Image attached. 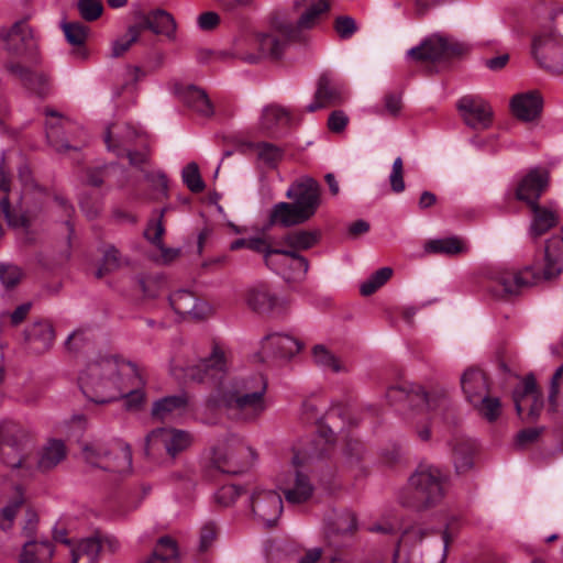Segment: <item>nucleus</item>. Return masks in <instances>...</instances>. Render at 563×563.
I'll use <instances>...</instances> for the list:
<instances>
[{
	"label": "nucleus",
	"instance_id": "obj_1",
	"mask_svg": "<svg viewBox=\"0 0 563 563\" xmlns=\"http://www.w3.org/2000/svg\"><path fill=\"white\" fill-rule=\"evenodd\" d=\"M563 273V228L547 240L544 264L526 265L520 269L495 268L488 273V291L496 298L508 299L543 282L556 279Z\"/></svg>",
	"mask_w": 563,
	"mask_h": 563
},
{
	"label": "nucleus",
	"instance_id": "obj_2",
	"mask_svg": "<svg viewBox=\"0 0 563 563\" xmlns=\"http://www.w3.org/2000/svg\"><path fill=\"white\" fill-rule=\"evenodd\" d=\"M136 377V366L117 355H99L91 360L79 376L85 397L99 405L120 399L128 386L125 379Z\"/></svg>",
	"mask_w": 563,
	"mask_h": 563
},
{
	"label": "nucleus",
	"instance_id": "obj_3",
	"mask_svg": "<svg viewBox=\"0 0 563 563\" xmlns=\"http://www.w3.org/2000/svg\"><path fill=\"white\" fill-rule=\"evenodd\" d=\"M267 382L261 374L235 380L218 391L214 402L245 421H254L267 409Z\"/></svg>",
	"mask_w": 563,
	"mask_h": 563
},
{
	"label": "nucleus",
	"instance_id": "obj_4",
	"mask_svg": "<svg viewBox=\"0 0 563 563\" xmlns=\"http://www.w3.org/2000/svg\"><path fill=\"white\" fill-rule=\"evenodd\" d=\"M292 202H278L269 212V224L289 228L311 219L320 206V186L311 177L295 180L286 191Z\"/></svg>",
	"mask_w": 563,
	"mask_h": 563
},
{
	"label": "nucleus",
	"instance_id": "obj_5",
	"mask_svg": "<svg viewBox=\"0 0 563 563\" xmlns=\"http://www.w3.org/2000/svg\"><path fill=\"white\" fill-rule=\"evenodd\" d=\"M19 177L24 184L22 203L25 205V210L16 216L10 209V179L4 170V157L2 155L0 159V211L3 213L9 227L22 229L25 233H29L32 225L36 222L41 209L37 205L31 206L30 203L33 198H42L46 195L31 181V172L27 166L20 167Z\"/></svg>",
	"mask_w": 563,
	"mask_h": 563
},
{
	"label": "nucleus",
	"instance_id": "obj_6",
	"mask_svg": "<svg viewBox=\"0 0 563 563\" xmlns=\"http://www.w3.org/2000/svg\"><path fill=\"white\" fill-rule=\"evenodd\" d=\"M461 387L466 401L488 422L496 421L501 413V402L490 395L486 374L478 367H468L461 376Z\"/></svg>",
	"mask_w": 563,
	"mask_h": 563
},
{
	"label": "nucleus",
	"instance_id": "obj_7",
	"mask_svg": "<svg viewBox=\"0 0 563 563\" xmlns=\"http://www.w3.org/2000/svg\"><path fill=\"white\" fill-rule=\"evenodd\" d=\"M532 55L554 73H563V12L556 13L532 38Z\"/></svg>",
	"mask_w": 563,
	"mask_h": 563
},
{
	"label": "nucleus",
	"instance_id": "obj_8",
	"mask_svg": "<svg viewBox=\"0 0 563 563\" xmlns=\"http://www.w3.org/2000/svg\"><path fill=\"white\" fill-rule=\"evenodd\" d=\"M446 476L435 466H420L410 477L413 495H404L401 503L410 508L422 510L438 503L444 496Z\"/></svg>",
	"mask_w": 563,
	"mask_h": 563
},
{
	"label": "nucleus",
	"instance_id": "obj_9",
	"mask_svg": "<svg viewBox=\"0 0 563 563\" xmlns=\"http://www.w3.org/2000/svg\"><path fill=\"white\" fill-rule=\"evenodd\" d=\"M84 459L91 466L118 474H126L132 470L131 448L122 440H113L107 446L100 443L86 445Z\"/></svg>",
	"mask_w": 563,
	"mask_h": 563
},
{
	"label": "nucleus",
	"instance_id": "obj_10",
	"mask_svg": "<svg viewBox=\"0 0 563 563\" xmlns=\"http://www.w3.org/2000/svg\"><path fill=\"white\" fill-rule=\"evenodd\" d=\"M271 33H257L258 38L252 40L258 53L246 55L249 63H257L263 58H278L286 44L296 38V30L291 20L284 14H276L271 20Z\"/></svg>",
	"mask_w": 563,
	"mask_h": 563
},
{
	"label": "nucleus",
	"instance_id": "obj_11",
	"mask_svg": "<svg viewBox=\"0 0 563 563\" xmlns=\"http://www.w3.org/2000/svg\"><path fill=\"white\" fill-rule=\"evenodd\" d=\"M3 446H9L16 452V456L4 457V462L12 468H30L29 453L33 448V435L30 429L23 424L3 419L0 421V455H3Z\"/></svg>",
	"mask_w": 563,
	"mask_h": 563
},
{
	"label": "nucleus",
	"instance_id": "obj_12",
	"mask_svg": "<svg viewBox=\"0 0 563 563\" xmlns=\"http://www.w3.org/2000/svg\"><path fill=\"white\" fill-rule=\"evenodd\" d=\"M194 443V435L181 429L161 427L152 430L145 438V454L150 457L159 456L163 453L170 459L188 450Z\"/></svg>",
	"mask_w": 563,
	"mask_h": 563
},
{
	"label": "nucleus",
	"instance_id": "obj_13",
	"mask_svg": "<svg viewBox=\"0 0 563 563\" xmlns=\"http://www.w3.org/2000/svg\"><path fill=\"white\" fill-rule=\"evenodd\" d=\"M0 38L4 51L11 56L8 62L37 63L34 34L25 21H19L10 29L1 30Z\"/></svg>",
	"mask_w": 563,
	"mask_h": 563
},
{
	"label": "nucleus",
	"instance_id": "obj_14",
	"mask_svg": "<svg viewBox=\"0 0 563 563\" xmlns=\"http://www.w3.org/2000/svg\"><path fill=\"white\" fill-rule=\"evenodd\" d=\"M277 487L290 504L305 503L312 496L313 484L305 470L302 459L298 454L292 457L291 468L278 476Z\"/></svg>",
	"mask_w": 563,
	"mask_h": 563
},
{
	"label": "nucleus",
	"instance_id": "obj_15",
	"mask_svg": "<svg viewBox=\"0 0 563 563\" xmlns=\"http://www.w3.org/2000/svg\"><path fill=\"white\" fill-rule=\"evenodd\" d=\"M231 367L229 350L219 343H213L211 352L196 365L179 368L184 376L198 382L221 380Z\"/></svg>",
	"mask_w": 563,
	"mask_h": 563
},
{
	"label": "nucleus",
	"instance_id": "obj_16",
	"mask_svg": "<svg viewBox=\"0 0 563 563\" xmlns=\"http://www.w3.org/2000/svg\"><path fill=\"white\" fill-rule=\"evenodd\" d=\"M251 511L254 520L263 527H273L283 512L280 494L264 486H256L250 496Z\"/></svg>",
	"mask_w": 563,
	"mask_h": 563
},
{
	"label": "nucleus",
	"instance_id": "obj_17",
	"mask_svg": "<svg viewBox=\"0 0 563 563\" xmlns=\"http://www.w3.org/2000/svg\"><path fill=\"white\" fill-rule=\"evenodd\" d=\"M265 264L287 282L301 280L308 272V261L296 251L273 249L265 254Z\"/></svg>",
	"mask_w": 563,
	"mask_h": 563
},
{
	"label": "nucleus",
	"instance_id": "obj_18",
	"mask_svg": "<svg viewBox=\"0 0 563 563\" xmlns=\"http://www.w3.org/2000/svg\"><path fill=\"white\" fill-rule=\"evenodd\" d=\"M245 302L252 311L274 318L285 317L291 307L287 298L275 295L265 284L251 286L245 292Z\"/></svg>",
	"mask_w": 563,
	"mask_h": 563
},
{
	"label": "nucleus",
	"instance_id": "obj_19",
	"mask_svg": "<svg viewBox=\"0 0 563 563\" xmlns=\"http://www.w3.org/2000/svg\"><path fill=\"white\" fill-rule=\"evenodd\" d=\"M251 454L247 446L232 441L212 450V463L222 473L240 474L250 467Z\"/></svg>",
	"mask_w": 563,
	"mask_h": 563
},
{
	"label": "nucleus",
	"instance_id": "obj_20",
	"mask_svg": "<svg viewBox=\"0 0 563 563\" xmlns=\"http://www.w3.org/2000/svg\"><path fill=\"white\" fill-rule=\"evenodd\" d=\"M45 115L46 139L56 152L64 153L69 150H78L81 146L80 144H69V141L74 140L73 132L75 130V125L69 119L52 109H46Z\"/></svg>",
	"mask_w": 563,
	"mask_h": 563
},
{
	"label": "nucleus",
	"instance_id": "obj_21",
	"mask_svg": "<svg viewBox=\"0 0 563 563\" xmlns=\"http://www.w3.org/2000/svg\"><path fill=\"white\" fill-rule=\"evenodd\" d=\"M137 136V132L129 124H112L108 126L104 134V142L109 151L114 152L118 156L126 154L132 165L144 162L143 154H133L129 146Z\"/></svg>",
	"mask_w": 563,
	"mask_h": 563
},
{
	"label": "nucleus",
	"instance_id": "obj_22",
	"mask_svg": "<svg viewBox=\"0 0 563 563\" xmlns=\"http://www.w3.org/2000/svg\"><path fill=\"white\" fill-rule=\"evenodd\" d=\"M119 548L120 543L114 537H90L71 549V563H97L100 552L114 553Z\"/></svg>",
	"mask_w": 563,
	"mask_h": 563
},
{
	"label": "nucleus",
	"instance_id": "obj_23",
	"mask_svg": "<svg viewBox=\"0 0 563 563\" xmlns=\"http://www.w3.org/2000/svg\"><path fill=\"white\" fill-rule=\"evenodd\" d=\"M303 347L301 341L287 333H268L261 341V354L263 358H291Z\"/></svg>",
	"mask_w": 563,
	"mask_h": 563
},
{
	"label": "nucleus",
	"instance_id": "obj_24",
	"mask_svg": "<svg viewBox=\"0 0 563 563\" xmlns=\"http://www.w3.org/2000/svg\"><path fill=\"white\" fill-rule=\"evenodd\" d=\"M512 397L519 416H522L525 411L530 419H537L540 416L543 401L533 377L528 376L521 380L515 388Z\"/></svg>",
	"mask_w": 563,
	"mask_h": 563
},
{
	"label": "nucleus",
	"instance_id": "obj_25",
	"mask_svg": "<svg viewBox=\"0 0 563 563\" xmlns=\"http://www.w3.org/2000/svg\"><path fill=\"white\" fill-rule=\"evenodd\" d=\"M36 63L21 64L20 62H7V71L19 79L27 89L37 96H46L49 91V78L34 68Z\"/></svg>",
	"mask_w": 563,
	"mask_h": 563
},
{
	"label": "nucleus",
	"instance_id": "obj_26",
	"mask_svg": "<svg viewBox=\"0 0 563 563\" xmlns=\"http://www.w3.org/2000/svg\"><path fill=\"white\" fill-rule=\"evenodd\" d=\"M457 109L465 123L473 129H486L492 121L490 106L478 96H464L457 101Z\"/></svg>",
	"mask_w": 563,
	"mask_h": 563
},
{
	"label": "nucleus",
	"instance_id": "obj_27",
	"mask_svg": "<svg viewBox=\"0 0 563 563\" xmlns=\"http://www.w3.org/2000/svg\"><path fill=\"white\" fill-rule=\"evenodd\" d=\"M512 114L520 121L534 122L543 110V98L538 90H528L514 95L509 102Z\"/></svg>",
	"mask_w": 563,
	"mask_h": 563
},
{
	"label": "nucleus",
	"instance_id": "obj_28",
	"mask_svg": "<svg viewBox=\"0 0 563 563\" xmlns=\"http://www.w3.org/2000/svg\"><path fill=\"white\" fill-rule=\"evenodd\" d=\"M169 301L176 313L196 320L208 318L213 311L210 303L199 300L192 292L184 289L172 294Z\"/></svg>",
	"mask_w": 563,
	"mask_h": 563
},
{
	"label": "nucleus",
	"instance_id": "obj_29",
	"mask_svg": "<svg viewBox=\"0 0 563 563\" xmlns=\"http://www.w3.org/2000/svg\"><path fill=\"white\" fill-rule=\"evenodd\" d=\"M295 5L296 8H301L299 18L296 22H292L296 30V37L300 31L318 26L330 10L329 0H300L297 1Z\"/></svg>",
	"mask_w": 563,
	"mask_h": 563
},
{
	"label": "nucleus",
	"instance_id": "obj_30",
	"mask_svg": "<svg viewBox=\"0 0 563 563\" xmlns=\"http://www.w3.org/2000/svg\"><path fill=\"white\" fill-rule=\"evenodd\" d=\"M344 100V88L334 82L329 76L319 78L313 101L307 106L308 112H314L328 106L338 104Z\"/></svg>",
	"mask_w": 563,
	"mask_h": 563
},
{
	"label": "nucleus",
	"instance_id": "obj_31",
	"mask_svg": "<svg viewBox=\"0 0 563 563\" xmlns=\"http://www.w3.org/2000/svg\"><path fill=\"white\" fill-rule=\"evenodd\" d=\"M549 180L548 172L544 169L530 170L518 184L516 197L527 202L530 207L537 203Z\"/></svg>",
	"mask_w": 563,
	"mask_h": 563
},
{
	"label": "nucleus",
	"instance_id": "obj_32",
	"mask_svg": "<svg viewBox=\"0 0 563 563\" xmlns=\"http://www.w3.org/2000/svg\"><path fill=\"white\" fill-rule=\"evenodd\" d=\"M450 49L448 40L434 34L422 41L419 46L410 48L407 55L417 62H437L445 57Z\"/></svg>",
	"mask_w": 563,
	"mask_h": 563
},
{
	"label": "nucleus",
	"instance_id": "obj_33",
	"mask_svg": "<svg viewBox=\"0 0 563 563\" xmlns=\"http://www.w3.org/2000/svg\"><path fill=\"white\" fill-rule=\"evenodd\" d=\"M141 31L151 30L155 34L166 36L170 41L176 40V22L170 13L165 10H154L141 16L137 24Z\"/></svg>",
	"mask_w": 563,
	"mask_h": 563
},
{
	"label": "nucleus",
	"instance_id": "obj_34",
	"mask_svg": "<svg viewBox=\"0 0 563 563\" xmlns=\"http://www.w3.org/2000/svg\"><path fill=\"white\" fill-rule=\"evenodd\" d=\"M188 411V399L185 395L167 396L154 402L152 416L158 420L178 419Z\"/></svg>",
	"mask_w": 563,
	"mask_h": 563
},
{
	"label": "nucleus",
	"instance_id": "obj_35",
	"mask_svg": "<svg viewBox=\"0 0 563 563\" xmlns=\"http://www.w3.org/2000/svg\"><path fill=\"white\" fill-rule=\"evenodd\" d=\"M385 397L390 405L402 401L409 397L411 401H415V398H417L416 401L418 404H423V406L431 411H437L446 405V399L444 397L437 398L433 395L423 391L421 394L410 396L405 387L396 385L388 387Z\"/></svg>",
	"mask_w": 563,
	"mask_h": 563
},
{
	"label": "nucleus",
	"instance_id": "obj_36",
	"mask_svg": "<svg viewBox=\"0 0 563 563\" xmlns=\"http://www.w3.org/2000/svg\"><path fill=\"white\" fill-rule=\"evenodd\" d=\"M54 544L47 540H31L23 544L18 558L19 563H52Z\"/></svg>",
	"mask_w": 563,
	"mask_h": 563
},
{
	"label": "nucleus",
	"instance_id": "obj_37",
	"mask_svg": "<svg viewBox=\"0 0 563 563\" xmlns=\"http://www.w3.org/2000/svg\"><path fill=\"white\" fill-rule=\"evenodd\" d=\"M67 456L65 442L59 439L48 440L40 450L37 468L47 472L59 465Z\"/></svg>",
	"mask_w": 563,
	"mask_h": 563
},
{
	"label": "nucleus",
	"instance_id": "obj_38",
	"mask_svg": "<svg viewBox=\"0 0 563 563\" xmlns=\"http://www.w3.org/2000/svg\"><path fill=\"white\" fill-rule=\"evenodd\" d=\"M291 122L289 111L277 104L266 106L260 119V129L264 132L276 134Z\"/></svg>",
	"mask_w": 563,
	"mask_h": 563
},
{
	"label": "nucleus",
	"instance_id": "obj_39",
	"mask_svg": "<svg viewBox=\"0 0 563 563\" xmlns=\"http://www.w3.org/2000/svg\"><path fill=\"white\" fill-rule=\"evenodd\" d=\"M468 251L466 242L459 236H446L429 240L424 244V252L442 256H457Z\"/></svg>",
	"mask_w": 563,
	"mask_h": 563
},
{
	"label": "nucleus",
	"instance_id": "obj_40",
	"mask_svg": "<svg viewBox=\"0 0 563 563\" xmlns=\"http://www.w3.org/2000/svg\"><path fill=\"white\" fill-rule=\"evenodd\" d=\"M530 208L532 220L529 227V235L532 239H538L558 223V216L553 210L538 203H532Z\"/></svg>",
	"mask_w": 563,
	"mask_h": 563
},
{
	"label": "nucleus",
	"instance_id": "obj_41",
	"mask_svg": "<svg viewBox=\"0 0 563 563\" xmlns=\"http://www.w3.org/2000/svg\"><path fill=\"white\" fill-rule=\"evenodd\" d=\"M165 214V209L159 211V216L157 219L150 220L145 231L144 236L154 244L158 250H161L165 260L169 261L176 257L179 253L178 250L165 249L163 245V234L165 232L163 225V217Z\"/></svg>",
	"mask_w": 563,
	"mask_h": 563
},
{
	"label": "nucleus",
	"instance_id": "obj_42",
	"mask_svg": "<svg viewBox=\"0 0 563 563\" xmlns=\"http://www.w3.org/2000/svg\"><path fill=\"white\" fill-rule=\"evenodd\" d=\"M548 411L563 420V364L551 378Z\"/></svg>",
	"mask_w": 563,
	"mask_h": 563
},
{
	"label": "nucleus",
	"instance_id": "obj_43",
	"mask_svg": "<svg viewBox=\"0 0 563 563\" xmlns=\"http://www.w3.org/2000/svg\"><path fill=\"white\" fill-rule=\"evenodd\" d=\"M183 101L201 115L209 117L213 113V107L206 92L190 86L181 92Z\"/></svg>",
	"mask_w": 563,
	"mask_h": 563
},
{
	"label": "nucleus",
	"instance_id": "obj_44",
	"mask_svg": "<svg viewBox=\"0 0 563 563\" xmlns=\"http://www.w3.org/2000/svg\"><path fill=\"white\" fill-rule=\"evenodd\" d=\"M141 563H178V550L169 537H162L153 554Z\"/></svg>",
	"mask_w": 563,
	"mask_h": 563
},
{
	"label": "nucleus",
	"instance_id": "obj_45",
	"mask_svg": "<svg viewBox=\"0 0 563 563\" xmlns=\"http://www.w3.org/2000/svg\"><path fill=\"white\" fill-rule=\"evenodd\" d=\"M311 354L313 363L323 371L332 373L346 371L345 366L340 362L335 354L323 344L314 345Z\"/></svg>",
	"mask_w": 563,
	"mask_h": 563
},
{
	"label": "nucleus",
	"instance_id": "obj_46",
	"mask_svg": "<svg viewBox=\"0 0 563 563\" xmlns=\"http://www.w3.org/2000/svg\"><path fill=\"white\" fill-rule=\"evenodd\" d=\"M319 240L318 231H306L298 230L286 234L283 238V243L288 246L287 250L296 251L299 253L300 251H306L311 249L317 244Z\"/></svg>",
	"mask_w": 563,
	"mask_h": 563
},
{
	"label": "nucleus",
	"instance_id": "obj_47",
	"mask_svg": "<svg viewBox=\"0 0 563 563\" xmlns=\"http://www.w3.org/2000/svg\"><path fill=\"white\" fill-rule=\"evenodd\" d=\"M125 382H126L125 386H128V387L124 390V393L121 395L120 398H122V397L124 398V407L128 410H137L139 408H141V406L144 402V393L141 389L143 382H142V378H141L139 372L136 371L135 378H133V379L129 378V379H125Z\"/></svg>",
	"mask_w": 563,
	"mask_h": 563
},
{
	"label": "nucleus",
	"instance_id": "obj_48",
	"mask_svg": "<svg viewBox=\"0 0 563 563\" xmlns=\"http://www.w3.org/2000/svg\"><path fill=\"white\" fill-rule=\"evenodd\" d=\"M475 446L471 441H459L453 450V461L457 473H464L473 466Z\"/></svg>",
	"mask_w": 563,
	"mask_h": 563
},
{
	"label": "nucleus",
	"instance_id": "obj_49",
	"mask_svg": "<svg viewBox=\"0 0 563 563\" xmlns=\"http://www.w3.org/2000/svg\"><path fill=\"white\" fill-rule=\"evenodd\" d=\"M141 32V26L137 24L129 26L128 32L124 35L112 42L111 56L120 57L126 53L132 44L139 40Z\"/></svg>",
	"mask_w": 563,
	"mask_h": 563
},
{
	"label": "nucleus",
	"instance_id": "obj_50",
	"mask_svg": "<svg viewBox=\"0 0 563 563\" xmlns=\"http://www.w3.org/2000/svg\"><path fill=\"white\" fill-rule=\"evenodd\" d=\"M258 38L257 33H245L235 38L233 55L249 63L246 55L258 53L257 45L252 40Z\"/></svg>",
	"mask_w": 563,
	"mask_h": 563
},
{
	"label": "nucleus",
	"instance_id": "obj_51",
	"mask_svg": "<svg viewBox=\"0 0 563 563\" xmlns=\"http://www.w3.org/2000/svg\"><path fill=\"white\" fill-rule=\"evenodd\" d=\"M393 275V269L389 267H382L376 271L371 277H368L360 287V291L363 296H369L374 294L379 287H382Z\"/></svg>",
	"mask_w": 563,
	"mask_h": 563
},
{
	"label": "nucleus",
	"instance_id": "obj_52",
	"mask_svg": "<svg viewBox=\"0 0 563 563\" xmlns=\"http://www.w3.org/2000/svg\"><path fill=\"white\" fill-rule=\"evenodd\" d=\"M183 183L187 188L197 194L203 191L206 185L201 178L199 167L195 162L187 164L181 172Z\"/></svg>",
	"mask_w": 563,
	"mask_h": 563
},
{
	"label": "nucleus",
	"instance_id": "obj_53",
	"mask_svg": "<svg viewBox=\"0 0 563 563\" xmlns=\"http://www.w3.org/2000/svg\"><path fill=\"white\" fill-rule=\"evenodd\" d=\"M62 29L69 44L74 46H81L85 44L89 31L86 25L80 22H63Z\"/></svg>",
	"mask_w": 563,
	"mask_h": 563
},
{
	"label": "nucleus",
	"instance_id": "obj_54",
	"mask_svg": "<svg viewBox=\"0 0 563 563\" xmlns=\"http://www.w3.org/2000/svg\"><path fill=\"white\" fill-rule=\"evenodd\" d=\"M357 521L355 515L350 510H342L334 515L332 531L339 534L352 533L356 530Z\"/></svg>",
	"mask_w": 563,
	"mask_h": 563
},
{
	"label": "nucleus",
	"instance_id": "obj_55",
	"mask_svg": "<svg viewBox=\"0 0 563 563\" xmlns=\"http://www.w3.org/2000/svg\"><path fill=\"white\" fill-rule=\"evenodd\" d=\"M242 494V488L236 485H224L213 495L214 503L223 508L232 506Z\"/></svg>",
	"mask_w": 563,
	"mask_h": 563
},
{
	"label": "nucleus",
	"instance_id": "obj_56",
	"mask_svg": "<svg viewBox=\"0 0 563 563\" xmlns=\"http://www.w3.org/2000/svg\"><path fill=\"white\" fill-rule=\"evenodd\" d=\"M249 249L251 251L257 252L265 257V254L268 253L271 245L265 238L254 236L250 239H238L231 243V250H240V249Z\"/></svg>",
	"mask_w": 563,
	"mask_h": 563
},
{
	"label": "nucleus",
	"instance_id": "obj_57",
	"mask_svg": "<svg viewBox=\"0 0 563 563\" xmlns=\"http://www.w3.org/2000/svg\"><path fill=\"white\" fill-rule=\"evenodd\" d=\"M123 263L124 261L119 251L111 246L104 252L102 264L96 275L100 278L106 274L117 271Z\"/></svg>",
	"mask_w": 563,
	"mask_h": 563
},
{
	"label": "nucleus",
	"instance_id": "obj_58",
	"mask_svg": "<svg viewBox=\"0 0 563 563\" xmlns=\"http://www.w3.org/2000/svg\"><path fill=\"white\" fill-rule=\"evenodd\" d=\"M77 9L85 21L91 22L101 16L103 4L101 0H78Z\"/></svg>",
	"mask_w": 563,
	"mask_h": 563
},
{
	"label": "nucleus",
	"instance_id": "obj_59",
	"mask_svg": "<svg viewBox=\"0 0 563 563\" xmlns=\"http://www.w3.org/2000/svg\"><path fill=\"white\" fill-rule=\"evenodd\" d=\"M23 504L21 496L9 503L0 510V529L8 531L12 528L14 518Z\"/></svg>",
	"mask_w": 563,
	"mask_h": 563
},
{
	"label": "nucleus",
	"instance_id": "obj_60",
	"mask_svg": "<svg viewBox=\"0 0 563 563\" xmlns=\"http://www.w3.org/2000/svg\"><path fill=\"white\" fill-rule=\"evenodd\" d=\"M255 150L258 159L268 167H274L282 158V151L269 143H260Z\"/></svg>",
	"mask_w": 563,
	"mask_h": 563
},
{
	"label": "nucleus",
	"instance_id": "obj_61",
	"mask_svg": "<svg viewBox=\"0 0 563 563\" xmlns=\"http://www.w3.org/2000/svg\"><path fill=\"white\" fill-rule=\"evenodd\" d=\"M390 186L394 192H402L405 190V181H404V164L401 157H397L391 167V173L389 175Z\"/></svg>",
	"mask_w": 563,
	"mask_h": 563
},
{
	"label": "nucleus",
	"instance_id": "obj_62",
	"mask_svg": "<svg viewBox=\"0 0 563 563\" xmlns=\"http://www.w3.org/2000/svg\"><path fill=\"white\" fill-rule=\"evenodd\" d=\"M334 30L341 38H350L356 32L357 26L353 18L342 15L335 19Z\"/></svg>",
	"mask_w": 563,
	"mask_h": 563
},
{
	"label": "nucleus",
	"instance_id": "obj_63",
	"mask_svg": "<svg viewBox=\"0 0 563 563\" xmlns=\"http://www.w3.org/2000/svg\"><path fill=\"white\" fill-rule=\"evenodd\" d=\"M22 272L15 265H0V280L7 287H12L21 279Z\"/></svg>",
	"mask_w": 563,
	"mask_h": 563
},
{
	"label": "nucleus",
	"instance_id": "obj_64",
	"mask_svg": "<svg viewBox=\"0 0 563 563\" xmlns=\"http://www.w3.org/2000/svg\"><path fill=\"white\" fill-rule=\"evenodd\" d=\"M349 123V117L341 110L331 112L328 119V128L334 133L342 132Z\"/></svg>",
	"mask_w": 563,
	"mask_h": 563
}]
</instances>
